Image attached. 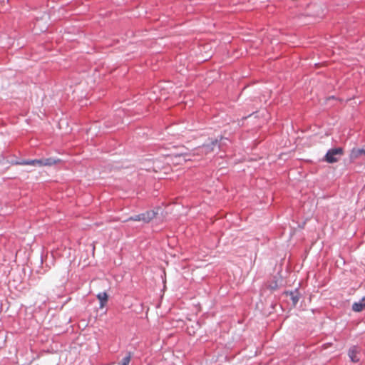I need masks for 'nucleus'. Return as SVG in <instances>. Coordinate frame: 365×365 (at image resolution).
<instances>
[{
    "mask_svg": "<svg viewBox=\"0 0 365 365\" xmlns=\"http://www.w3.org/2000/svg\"><path fill=\"white\" fill-rule=\"evenodd\" d=\"M267 288L272 291L277 290L278 289L277 280L274 279L272 281H271L268 284Z\"/></svg>",
    "mask_w": 365,
    "mask_h": 365,
    "instance_id": "f8f14e48",
    "label": "nucleus"
},
{
    "mask_svg": "<svg viewBox=\"0 0 365 365\" xmlns=\"http://www.w3.org/2000/svg\"><path fill=\"white\" fill-rule=\"evenodd\" d=\"M10 163L12 165H33L41 167V161L39 159L35 160H12L10 161Z\"/></svg>",
    "mask_w": 365,
    "mask_h": 365,
    "instance_id": "423d86ee",
    "label": "nucleus"
},
{
    "mask_svg": "<svg viewBox=\"0 0 365 365\" xmlns=\"http://www.w3.org/2000/svg\"><path fill=\"white\" fill-rule=\"evenodd\" d=\"M283 295L290 297V299L292 302V306L295 307L300 299L301 294L299 293V289L296 288L294 290L289 291L286 290L282 293Z\"/></svg>",
    "mask_w": 365,
    "mask_h": 365,
    "instance_id": "39448f33",
    "label": "nucleus"
},
{
    "mask_svg": "<svg viewBox=\"0 0 365 365\" xmlns=\"http://www.w3.org/2000/svg\"><path fill=\"white\" fill-rule=\"evenodd\" d=\"M344 154V148L341 147H335L327 150V153L322 158V161L329 164L338 162Z\"/></svg>",
    "mask_w": 365,
    "mask_h": 365,
    "instance_id": "f03ea898",
    "label": "nucleus"
},
{
    "mask_svg": "<svg viewBox=\"0 0 365 365\" xmlns=\"http://www.w3.org/2000/svg\"><path fill=\"white\" fill-rule=\"evenodd\" d=\"M96 297L99 301V307L103 308L108 302V294H107L106 292H99Z\"/></svg>",
    "mask_w": 365,
    "mask_h": 365,
    "instance_id": "1a4fd4ad",
    "label": "nucleus"
},
{
    "mask_svg": "<svg viewBox=\"0 0 365 365\" xmlns=\"http://www.w3.org/2000/svg\"><path fill=\"white\" fill-rule=\"evenodd\" d=\"M216 147H218V148H220V144L219 143V140L217 139H209V141L204 143L200 149L202 150V153H205V154L210 153L215 150V148Z\"/></svg>",
    "mask_w": 365,
    "mask_h": 365,
    "instance_id": "20e7f679",
    "label": "nucleus"
},
{
    "mask_svg": "<svg viewBox=\"0 0 365 365\" xmlns=\"http://www.w3.org/2000/svg\"><path fill=\"white\" fill-rule=\"evenodd\" d=\"M41 161V167L42 166H51L55 165L59 160H56L53 158H48L45 159H39Z\"/></svg>",
    "mask_w": 365,
    "mask_h": 365,
    "instance_id": "9d476101",
    "label": "nucleus"
},
{
    "mask_svg": "<svg viewBox=\"0 0 365 365\" xmlns=\"http://www.w3.org/2000/svg\"><path fill=\"white\" fill-rule=\"evenodd\" d=\"M131 357H132V354L131 352H128L126 356H124L123 359H122V361L120 362V365H128L130 361V359H131Z\"/></svg>",
    "mask_w": 365,
    "mask_h": 365,
    "instance_id": "9b49d317",
    "label": "nucleus"
},
{
    "mask_svg": "<svg viewBox=\"0 0 365 365\" xmlns=\"http://www.w3.org/2000/svg\"><path fill=\"white\" fill-rule=\"evenodd\" d=\"M351 308L355 312H362L365 309V297H362L359 302H354Z\"/></svg>",
    "mask_w": 365,
    "mask_h": 365,
    "instance_id": "6e6552de",
    "label": "nucleus"
},
{
    "mask_svg": "<svg viewBox=\"0 0 365 365\" xmlns=\"http://www.w3.org/2000/svg\"><path fill=\"white\" fill-rule=\"evenodd\" d=\"M164 84H170V83H169V82H168V83H166V82H164V83H160L157 86L158 88L159 89V91H165V90L169 89V88H168V87L165 86H164Z\"/></svg>",
    "mask_w": 365,
    "mask_h": 365,
    "instance_id": "ddd939ff",
    "label": "nucleus"
},
{
    "mask_svg": "<svg viewBox=\"0 0 365 365\" xmlns=\"http://www.w3.org/2000/svg\"><path fill=\"white\" fill-rule=\"evenodd\" d=\"M160 210V207H157L154 210H147L145 212L132 215L127 220V221H140L143 222L144 224H148L157 217Z\"/></svg>",
    "mask_w": 365,
    "mask_h": 365,
    "instance_id": "f257e3e1",
    "label": "nucleus"
},
{
    "mask_svg": "<svg viewBox=\"0 0 365 365\" xmlns=\"http://www.w3.org/2000/svg\"><path fill=\"white\" fill-rule=\"evenodd\" d=\"M92 250H93V255H94V250H95V247L93 245Z\"/></svg>",
    "mask_w": 365,
    "mask_h": 365,
    "instance_id": "4468645a",
    "label": "nucleus"
},
{
    "mask_svg": "<svg viewBox=\"0 0 365 365\" xmlns=\"http://www.w3.org/2000/svg\"><path fill=\"white\" fill-rule=\"evenodd\" d=\"M365 157V148L364 147L361 148H354L349 154V158L351 161H354L361 157Z\"/></svg>",
    "mask_w": 365,
    "mask_h": 365,
    "instance_id": "0eeeda50",
    "label": "nucleus"
},
{
    "mask_svg": "<svg viewBox=\"0 0 365 365\" xmlns=\"http://www.w3.org/2000/svg\"><path fill=\"white\" fill-rule=\"evenodd\" d=\"M361 348L358 345H351L347 350V355L352 363H359L360 361V355Z\"/></svg>",
    "mask_w": 365,
    "mask_h": 365,
    "instance_id": "7ed1b4c3",
    "label": "nucleus"
}]
</instances>
